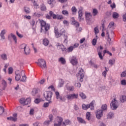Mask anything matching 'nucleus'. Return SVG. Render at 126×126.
<instances>
[{
  "label": "nucleus",
  "mask_w": 126,
  "mask_h": 126,
  "mask_svg": "<svg viewBox=\"0 0 126 126\" xmlns=\"http://www.w3.org/2000/svg\"><path fill=\"white\" fill-rule=\"evenodd\" d=\"M79 95L80 97H81V99H83V100H85V99L87 98V96H86V95H85L84 93L82 92H80Z\"/></svg>",
  "instance_id": "25"
},
{
  "label": "nucleus",
  "mask_w": 126,
  "mask_h": 126,
  "mask_svg": "<svg viewBox=\"0 0 126 126\" xmlns=\"http://www.w3.org/2000/svg\"><path fill=\"white\" fill-rule=\"evenodd\" d=\"M96 117L98 120H100L103 117V110H97L96 113Z\"/></svg>",
  "instance_id": "12"
},
{
  "label": "nucleus",
  "mask_w": 126,
  "mask_h": 126,
  "mask_svg": "<svg viewBox=\"0 0 126 126\" xmlns=\"http://www.w3.org/2000/svg\"><path fill=\"white\" fill-rule=\"evenodd\" d=\"M52 95H53V93L51 91L45 92L43 94V96L46 101H51L52 100Z\"/></svg>",
  "instance_id": "3"
},
{
  "label": "nucleus",
  "mask_w": 126,
  "mask_h": 126,
  "mask_svg": "<svg viewBox=\"0 0 126 126\" xmlns=\"http://www.w3.org/2000/svg\"><path fill=\"white\" fill-rule=\"evenodd\" d=\"M57 19H58V20L63 19V15H59L57 16Z\"/></svg>",
  "instance_id": "60"
},
{
  "label": "nucleus",
  "mask_w": 126,
  "mask_h": 126,
  "mask_svg": "<svg viewBox=\"0 0 126 126\" xmlns=\"http://www.w3.org/2000/svg\"><path fill=\"white\" fill-rule=\"evenodd\" d=\"M27 45H26V44H22L20 45V49H21V50H23V51H24V50H25V49L27 48Z\"/></svg>",
  "instance_id": "40"
},
{
  "label": "nucleus",
  "mask_w": 126,
  "mask_h": 126,
  "mask_svg": "<svg viewBox=\"0 0 126 126\" xmlns=\"http://www.w3.org/2000/svg\"><path fill=\"white\" fill-rule=\"evenodd\" d=\"M33 14L34 15H35V16H37V17H40V16H41V14L37 13L36 12H34Z\"/></svg>",
  "instance_id": "62"
},
{
  "label": "nucleus",
  "mask_w": 126,
  "mask_h": 126,
  "mask_svg": "<svg viewBox=\"0 0 126 126\" xmlns=\"http://www.w3.org/2000/svg\"><path fill=\"white\" fill-rule=\"evenodd\" d=\"M122 85H126V80H123L121 81Z\"/></svg>",
  "instance_id": "63"
},
{
  "label": "nucleus",
  "mask_w": 126,
  "mask_h": 126,
  "mask_svg": "<svg viewBox=\"0 0 126 126\" xmlns=\"http://www.w3.org/2000/svg\"><path fill=\"white\" fill-rule=\"evenodd\" d=\"M1 85L2 87V90H5V88H6L7 86L6 81L4 80H2L1 81Z\"/></svg>",
  "instance_id": "20"
},
{
  "label": "nucleus",
  "mask_w": 126,
  "mask_h": 126,
  "mask_svg": "<svg viewBox=\"0 0 126 126\" xmlns=\"http://www.w3.org/2000/svg\"><path fill=\"white\" fill-rule=\"evenodd\" d=\"M78 76H79L80 81L81 82H83V78H84V71L82 68H80L79 70V72L78 73Z\"/></svg>",
  "instance_id": "9"
},
{
  "label": "nucleus",
  "mask_w": 126,
  "mask_h": 126,
  "mask_svg": "<svg viewBox=\"0 0 126 126\" xmlns=\"http://www.w3.org/2000/svg\"><path fill=\"white\" fill-rule=\"evenodd\" d=\"M122 103H124L125 101H126V96L122 95V99H121Z\"/></svg>",
  "instance_id": "52"
},
{
  "label": "nucleus",
  "mask_w": 126,
  "mask_h": 126,
  "mask_svg": "<svg viewBox=\"0 0 126 126\" xmlns=\"http://www.w3.org/2000/svg\"><path fill=\"white\" fill-rule=\"evenodd\" d=\"M40 9L41 11H46L47 10V7H46V5L44 4H42L40 5Z\"/></svg>",
  "instance_id": "29"
},
{
  "label": "nucleus",
  "mask_w": 126,
  "mask_h": 126,
  "mask_svg": "<svg viewBox=\"0 0 126 126\" xmlns=\"http://www.w3.org/2000/svg\"><path fill=\"white\" fill-rule=\"evenodd\" d=\"M73 49H74L73 46L69 47L67 49V53L71 52L72 51H73Z\"/></svg>",
  "instance_id": "42"
},
{
  "label": "nucleus",
  "mask_w": 126,
  "mask_h": 126,
  "mask_svg": "<svg viewBox=\"0 0 126 126\" xmlns=\"http://www.w3.org/2000/svg\"><path fill=\"white\" fill-rule=\"evenodd\" d=\"M59 61L61 62V63H62V64H65V59H64V58L61 57L59 59Z\"/></svg>",
  "instance_id": "35"
},
{
  "label": "nucleus",
  "mask_w": 126,
  "mask_h": 126,
  "mask_svg": "<svg viewBox=\"0 0 126 126\" xmlns=\"http://www.w3.org/2000/svg\"><path fill=\"white\" fill-rule=\"evenodd\" d=\"M21 75L22 76V79L20 81H22V82H25V80H26V75H25V72L24 70L21 71Z\"/></svg>",
  "instance_id": "14"
},
{
  "label": "nucleus",
  "mask_w": 126,
  "mask_h": 126,
  "mask_svg": "<svg viewBox=\"0 0 126 126\" xmlns=\"http://www.w3.org/2000/svg\"><path fill=\"white\" fill-rule=\"evenodd\" d=\"M86 117V119L88 121H90V120H91V113H90V112H87Z\"/></svg>",
  "instance_id": "26"
},
{
  "label": "nucleus",
  "mask_w": 126,
  "mask_h": 126,
  "mask_svg": "<svg viewBox=\"0 0 126 126\" xmlns=\"http://www.w3.org/2000/svg\"><path fill=\"white\" fill-rule=\"evenodd\" d=\"M71 10H72V12H74V13L76 12V11H77V9H76V7H75V6H73L71 8Z\"/></svg>",
  "instance_id": "56"
},
{
  "label": "nucleus",
  "mask_w": 126,
  "mask_h": 126,
  "mask_svg": "<svg viewBox=\"0 0 126 126\" xmlns=\"http://www.w3.org/2000/svg\"><path fill=\"white\" fill-rule=\"evenodd\" d=\"M0 58L3 61H7V55L5 53L2 54Z\"/></svg>",
  "instance_id": "23"
},
{
  "label": "nucleus",
  "mask_w": 126,
  "mask_h": 126,
  "mask_svg": "<svg viewBox=\"0 0 126 126\" xmlns=\"http://www.w3.org/2000/svg\"><path fill=\"white\" fill-rule=\"evenodd\" d=\"M98 14V10L97 9H94L93 10V15L94 16H96Z\"/></svg>",
  "instance_id": "41"
},
{
  "label": "nucleus",
  "mask_w": 126,
  "mask_h": 126,
  "mask_svg": "<svg viewBox=\"0 0 126 126\" xmlns=\"http://www.w3.org/2000/svg\"><path fill=\"white\" fill-rule=\"evenodd\" d=\"M55 95L56 96V99H59L60 96V93H59V92H56Z\"/></svg>",
  "instance_id": "61"
},
{
  "label": "nucleus",
  "mask_w": 126,
  "mask_h": 126,
  "mask_svg": "<svg viewBox=\"0 0 126 126\" xmlns=\"http://www.w3.org/2000/svg\"><path fill=\"white\" fill-rule=\"evenodd\" d=\"M4 112V108L2 106H0V115H2Z\"/></svg>",
  "instance_id": "49"
},
{
  "label": "nucleus",
  "mask_w": 126,
  "mask_h": 126,
  "mask_svg": "<svg viewBox=\"0 0 126 126\" xmlns=\"http://www.w3.org/2000/svg\"><path fill=\"white\" fill-rule=\"evenodd\" d=\"M123 21H124L125 22H126V14L123 15Z\"/></svg>",
  "instance_id": "64"
},
{
  "label": "nucleus",
  "mask_w": 126,
  "mask_h": 126,
  "mask_svg": "<svg viewBox=\"0 0 126 126\" xmlns=\"http://www.w3.org/2000/svg\"><path fill=\"white\" fill-rule=\"evenodd\" d=\"M101 111H106L107 110V104H103L101 106Z\"/></svg>",
  "instance_id": "47"
},
{
  "label": "nucleus",
  "mask_w": 126,
  "mask_h": 126,
  "mask_svg": "<svg viewBox=\"0 0 126 126\" xmlns=\"http://www.w3.org/2000/svg\"><path fill=\"white\" fill-rule=\"evenodd\" d=\"M99 48H97V52H98V55L99 56V58L100 59V60H103V56H102V53L100 51H98Z\"/></svg>",
  "instance_id": "45"
},
{
  "label": "nucleus",
  "mask_w": 126,
  "mask_h": 126,
  "mask_svg": "<svg viewBox=\"0 0 126 126\" xmlns=\"http://www.w3.org/2000/svg\"><path fill=\"white\" fill-rule=\"evenodd\" d=\"M90 108V106H89V104H83L82 105V109L84 110L85 111H86L88 110Z\"/></svg>",
  "instance_id": "22"
},
{
  "label": "nucleus",
  "mask_w": 126,
  "mask_h": 126,
  "mask_svg": "<svg viewBox=\"0 0 126 126\" xmlns=\"http://www.w3.org/2000/svg\"><path fill=\"white\" fill-rule=\"evenodd\" d=\"M69 123H70V121L69 120H66L63 123V126H66L67 125H69Z\"/></svg>",
  "instance_id": "36"
},
{
  "label": "nucleus",
  "mask_w": 126,
  "mask_h": 126,
  "mask_svg": "<svg viewBox=\"0 0 126 126\" xmlns=\"http://www.w3.org/2000/svg\"><path fill=\"white\" fill-rule=\"evenodd\" d=\"M55 33L56 38H59V37H61L62 35H63V37L64 38V43L67 44V36L64 34V29H62L61 30V33H59L58 32V30H57L56 28H55Z\"/></svg>",
  "instance_id": "2"
},
{
  "label": "nucleus",
  "mask_w": 126,
  "mask_h": 126,
  "mask_svg": "<svg viewBox=\"0 0 126 126\" xmlns=\"http://www.w3.org/2000/svg\"><path fill=\"white\" fill-rule=\"evenodd\" d=\"M83 7H80L79 8L78 18L79 19V21L80 22L83 21V20H84V19L82 17V16H83Z\"/></svg>",
  "instance_id": "8"
},
{
  "label": "nucleus",
  "mask_w": 126,
  "mask_h": 126,
  "mask_svg": "<svg viewBox=\"0 0 126 126\" xmlns=\"http://www.w3.org/2000/svg\"><path fill=\"white\" fill-rule=\"evenodd\" d=\"M65 87L68 91H73L74 90V88H73V86H69V83H67Z\"/></svg>",
  "instance_id": "18"
},
{
  "label": "nucleus",
  "mask_w": 126,
  "mask_h": 126,
  "mask_svg": "<svg viewBox=\"0 0 126 126\" xmlns=\"http://www.w3.org/2000/svg\"><path fill=\"white\" fill-rule=\"evenodd\" d=\"M71 24H72V25H75L76 28L79 27V23H78V22H76V21H72Z\"/></svg>",
  "instance_id": "30"
},
{
  "label": "nucleus",
  "mask_w": 126,
  "mask_h": 126,
  "mask_svg": "<svg viewBox=\"0 0 126 126\" xmlns=\"http://www.w3.org/2000/svg\"><path fill=\"white\" fill-rule=\"evenodd\" d=\"M94 32L95 35H97L98 33H99V29H98V27H95L94 29Z\"/></svg>",
  "instance_id": "46"
},
{
  "label": "nucleus",
  "mask_w": 126,
  "mask_h": 126,
  "mask_svg": "<svg viewBox=\"0 0 126 126\" xmlns=\"http://www.w3.org/2000/svg\"><path fill=\"white\" fill-rule=\"evenodd\" d=\"M58 47H59L60 49L62 50L63 53H66L67 49L66 48L63 44L58 45Z\"/></svg>",
  "instance_id": "15"
},
{
  "label": "nucleus",
  "mask_w": 126,
  "mask_h": 126,
  "mask_svg": "<svg viewBox=\"0 0 126 126\" xmlns=\"http://www.w3.org/2000/svg\"><path fill=\"white\" fill-rule=\"evenodd\" d=\"M5 33H6V32H5V30H3L1 31V32L0 34V36L1 38V39H2L3 40L5 39V36H4V34H5Z\"/></svg>",
  "instance_id": "21"
},
{
  "label": "nucleus",
  "mask_w": 126,
  "mask_h": 126,
  "mask_svg": "<svg viewBox=\"0 0 126 126\" xmlns=\"http://www.w3.org/2000/svg\"><path fill=\"white\" fill-rule=\"evenodd\" d=\"M25 55H26L27 56H28L30 54V48L29 47H27L24 50Z\"/></svg>",
  "instance_id": "24"
},
{
  "label": "nucleus",
  "mask_w": 126,
  "mask_h": 126,
  "mask_svg": "<svg viewBox=\"0 0 126 126\" xmlns=\"http://www.w3.org/2000/svg\"><path fill=\"white\" fill-rule=\"evenodd\" d=\"M110 106L112 110H116V109H118V108H119V105H118V101L116 100L115 98H114L110 103Z\"/></svg>",
  "instance_id": "7"
},
{
  "label": "nucleus",
  "mask_w": 126,
  "mask_h": 126,
  "mask_svg": "<svg viewBox=\"0 0 126 126\" xmlns=\"http://www.w3.org/2000/svg\"><path fill=\"white\" fill-rule=\"evenodd\" d=\"M113 116H114V113H113V112H109L107 115V118L112 119Z\"/></svg>",
  "instance_id": "44"
},
{
  "label": "nucleus",
  "mask_w": 126,
  "mask_h": 126,
  "mask_svg": "<svg viewBox=\"0 0 126 126\" xmlns=\"http://www.w3.org/2000/svg\"><path fill=\"white\" fill-rule=\"evenodd\" d=\"M85 14L87 22L89 23V22H90L91 21V19L92 18V15H91V13H88V12H85Z\"/></svg>",
  "instance_id": "11"
},
{
  "label": "nucleus",
  "mask_w": 126,
  "mask_h": 126,
  "mask_svg": "<svg viewBox=\"0 0 126 126\" xmlns=\"http://www.w3.org/2000/svg\"><path fill=\"white\" fill-rule=\"evenodd\" d=\"M106 36L108 37V42H111V38H110V35H109V31H106Z\"/></svg>",
  "instance_id": "50"
},
{
  "label": "nucleus",
  "mask_w": 126,
  "mask_h": 126,
  "mask_svg": "<svg viewBox=\"0 0 126 126\" xmlns=\"http://www.w3.org/2000/svg\"><path fill=\"white\" fill-rule=\"evenodd\" d=\"M70 62L73 65L78 64V60L75 56H71L69 58Z\"/></svg>",
  "instance_id": "4"
},
{
  "label": "nucleus",
  "mask_w": 126,
  "mask_h": 126,
  "mask_svg": "<svg viewBox=\"0 0 126 126\" xmlns=\"http://www.w3.org/2000/svg\"><path fill=\"white\" fill-rule=\"evenodd\" d=\"M89 63L92 66H93V67H94V68H98V65L92 62V61H90L89 62Z\"/></svg>",
  "instance_id": "31"
},
{
  "label": "nucleus",
  "mask_w": 126,
  "mask_h": 126,
  "mask_svg": "<svg viewBox=\"0 0 126 126\" xmlns=\"http://www.w3.org/2000/svg\"><path fill=\"white\" fill-rule=\"evenodd\" d=\"M121 77H126V71H123L121 74Z\"/></svg>",
  "instance_id": "58"
},
{
  "label": "nucleus",
  "mask_w": 126,
  "mask_h": 126,
  "mask_svg": "<svg viewBox=\"0 0 126 126\" xmlns=\"http://www.w3.org/2000/svg\"><path fill=\"white\" fill-rule=\"evenodd\" d=\"M10 36L13 38V40L14 41L15 44H16L17 43V38H16V36L13 34L12 33H10Z\"/></svg>",
  "instance_id": "27"
},
{
  "label": "nucleus",
  "mask_w": 126,
  "mask_h": 126,
  "mask_svg": "<svg viewBox=\"0 0 126 126\" xmlns=\"http://www.w3.org/2000/svg\"><path fill=\"white\" fill-rule=\"evenodd\" d=\"M16 34L19 37V38H23V35L20 34L19 32H18L17 31L16 32Z\"/></svg>",
  "instance_id": "57"
},
{
  "label": "nucleus",
  "mask_w": 126,
  "mask_h": 126,
  "mask_svg": "<svg viewBox=\"0 0 126 126\" xmlns=\"http://www.w3.org/2000/svg\"><path fill=\"white\" fill-rule=\"evenodd\" d=\"M20 103L22 105H29V104L31 103V98H27L25 99L24 98H22L20 100Z\"/></svg>",
  "instance_id": "5"
},
{
  "label": "nucleus",
  "mask_w": 126,
  "mask_h": 126,
  "mask_svg": "<svg viewBox=\"0 0 126 126\" xmlns=\"http://www.w3.org/2000/svg\"><path fill=\"white\" fill-rule=\"evenodd\" d=\"M89 106H90V108L92 111H93L94 110V108L95 107V100H93L89 104Z\"/></svg>",
  "instance_id": "19"
},
{
  "label": "nucleus",
  "mask_w": 126,
  "mask_h": 126,
  "mask_svg": "<svg viewBox=\"0 0 126 126\" xmlns=\"http://www.w3.org/2000/svg\"><path fill=\"white\" fill-rule=\"evenodd\" d=\"M62 14L63 15H66L67 16L69 14L68 11L67 10H63L62 11Z\"/></svg>",
  "instance_id": "43"
},
{
  "label": "nucleus",
  "mask_w": 126,
  "mask_h": 126,
  "mask_svg": "<svg viewBox=\"0 0 126 126\" xmlns=\"http://www.w3.org/2000/svg\"><path fill=\"white\" fill-rule=\"evenodd\" d=\"M103 54H108V55H109V56H113V54L112 53H111L109 51L107 50H104Z\"/></svg>",
  "instance_id": "54"
},
{
  "label": "nucleus",
  "mask_w": 126,
  "mask_h": 126,
  "mask_svg": "<svg viewBox=\"0 0 126 126\" xmlns=\"http://www.w3.org/2000/svg\"><path fill=\"white\" fill-rule=\"evenodd\" d=\"M38 93V90L36 89H33L32 92V96H35Z\"/></svg>",
  "instance_id": "37"
},
{
  "label": "nucleus",
  "mask_w": 126,
  "mask_h": 126,
  "mask_svg": "<svg viewBox=\"0 0 126 126\" xmlns=\"http://www.w3.org/2000/svg\"><path fill=\"white\" fill-rule=\"evenodd\" d=\"M43 101V99L42 98H36L34 102L35 104H39L40 102H42Z\"/></svg>",
  "instance_id": "39"
},
{
  "label": "nucleus",
  "mask_w": 126,
  "mask_h": 126,
  "mask_svg": "<svg viewBox=\"0 0 126 126\" xmlns=\"http://www.w3.org/2000/svg\"><path fill=\"white\" fill-rule=\"evenodd\" d=\"M24 11H25V12H26V13L27 14H29L31 12V10H30V8L28 7H25Z\"/></svg>",
  "instance_id": "34"
},
{
  "label": "nucleus",
  "mask_w": 126,
  "mask_h": 126,
  "mask_svg": "<svg viewBox=\"0 0 126 126\" xmlns=\"http://www.w3.org/2000/svg\"><path fill=\"white\" fill-rule=\"evenodd\" d=\"M97 43V39L94 38L92 40V44L94 46L96 45V43Z\"/></svg>",
  "instance_id": "55"
},
{
  "label": "nucleus",
  "mask_w": 126,
  "mask_h": 126,
  "mask_svg": "<svg viewBox=\"0 0 126 126\" xmlns=\"http://www.w3.org/2000/svg\"><path fill=\"white\" fill-rule=\"evenodd\" d=\"M77 120L80 124H83L84 125H86V121L84 120L81 117H77Z\"/></svg>",
  "instance_id": "17"
},
{
  "label": "nucleus",
  "mask_w": 126,
  "mask_h": 126,
  "mask_svg": "<svg viewBox=\"0 0 126 126\" xmlns=\"http://www.w3.org/2000/svg\"><path fill=\"white\" fill-rule=\"evenodd\" d=\"M13 72V69L12 68V67H10L8 68V73L9 74H11V73H12Z\"/></svg>",
  "instance_id": "53"
},
{
  "label": "nucleus",
  "mask_w": 126,
  "mask_h": 126,
  "mask_svg": "<svg viewBox=\"0 0 126 126\" xmlns=\"http://www.w3.org/2000/svg\"><path fill=\"white\" fill-rule=\"evenodd\" d=\"M66 97L67 100H73V99H77L78 98V94H67Z\"/></svg>",
  "instance_id": "10"
},
{
  "label": "nucleus",
  "mask_w": 126,
  "mask_h": 126,
  "mask_svg": "<svg viewBox=\"0 0 126 126\" xmlns=\"http://www.w3.org/2000/svg\"><path fill=\"white\" fill-rule=\"evenodd\" d=\"M63 84H64V81L62 80L61 82L59 84V87H60V88H61V87H63Z\"/></svg>",
  "instance_id": "48"
},
{
  "label": "nucleus",
  "mask_w": 126,
  "mask_h": 126,
  "mask_svg": "<svg viewBox=\"0 0 126 126\" xmlns=\"http://www.w3.org/2000/svg\"><path fill=\"white\" fill-rule=\"evenodd\" d=\"M115 61L114 59L113 60H110L109 61V63L110 64V65H113L114 63H115Z\"/></svg>",
  "instance_id": "51"
},
{
  "label": "nucleus",
  "mask_w": 126,
  "mask_h": 126,
  "mask_svg": "<svg viewBox=\"0 0 126 126\" xmlns=\"http://www.w3.org/2000/svg\"><path fill=\"white\" fill-rule=\"evenodd\" d=\"M112 17L114 19L119 18V13H118L117 12H113L112 14Z\"/></svg>",
  "instance_id": "32"
},
{
  "label": "nucleus",
  "mask_w": 126,
  "mask_h": 126,
  "mask_svg": "<svg viewBox=\"0 0 126 126\" xmlns=\"http://www.w3.org/2000/svg\"><path fill=\"white\" fill-rule=\"evenodd\" d=\"M63 119L62 117H58V123L54 124V126H61Z\"/></svg>",
  "instance_id": "16"
},
{
  "label": "nucleus",
  "mask_w": 126,
  "mask_h": 126,
  "mask_svg": "<svg viewBox=\"0 0 126 126\" xmlns=\"http://www.w3.org/2000/svg\"><path fill=\"white\" fill-rule=\"evenodd\" d=\"M38 62H36V63H37L38 65L41 67V68H45L46 67V61L45 60L41 59H38Z\"/></svg>",
  "instance_id": "6"
},
{
  "label": "nucleus",
  "mask_w": 126,
  "mask_h": 126,
  "mask_svg": "<svg viewBox=\"0 0 126 126\" xmlns=\"http://www.w3.org/2000/svg\"><path fill=\"white\" fill-rule=\"evenodd\" d=\"M39 23L41 27V30L40 31L41 33H42V31H43V30H45L44 32L45 34H47V35H49V33H48V31L50 30V24L47 23L46 21H44L43 20H40Z\"/></svg>",
  "instance_id": "1"
},
{
  "label": "nucleus",
  "mask_w": 126,
  "mask_h": 126,
  "mask_svg": "<svg viewBox=\"0 0 126 126\" xmlns=\"http://www.w3.org/2000/svg\"><path fill=\"white\" fill-rule=\"evenodd\" d=\"M43 43L44 46H48V45H49V40H48V39L47 38H45L43 40Z\"/></svg>",
  "instance_id": "33"
},
{
  "label": "nucleus",
  "mask_w": 126,
  "mask_h": 126,
  "mask_svg": "<svg viewBox=\"0 0 126 126\" xmlns=\"http://www.w3.org/2000/svg\"><path fill=\"white\" fill-rule=\"evenodd\" d=\"M82 30V29L81 27H78L76 29L77 33H80V32H81V31Z\"/></svg>",
  "instance_id": "59"
},
{
  "label": "nucleus",
  "mask_w": 126,
  "mask_h": 126,
  "mask_svg": "<svg viewBox=\"0 0 126 126\" xmlns=\"http://www.w3.org/2000/svg\"><path fill=\"white\" fill-rule=\"evenodd\" d=\"M15 74H16L15 80H16V81H19V80H20L21 78V73H20V74L19 70H17L15 72Z\"/></svg>",
  "instance_id": "13"
},
{
  "label": "nucleus",
  "mask_w": 126,
  "mask_h": 126,
  "mask_svg": "<svg viewBox=\"0 0 126 126\" xmlns=\"http://www.w3.org/2000/svg\"><path fill=\"white\" fill-rule=\"evenodd\" d=\"M7 120H8V121H12L13 122H16V121H17V118L10 117H7Z\"/></svg>",
  "instance_id": "28"
},
{
  "label": "nucleus",
  "mask_w": 126,
  "mask_h": 126,
  "mask_svg": "<svg viewBox=\"0 0 126 126\" xmlns=\"http://www.w3.org/2000/svg\"><path fill=\"white\" fill-rule=\"evenodd\" d=\"M49 102H45L43 105L44 108H48L49 107V104L52 103V101H48Z\"/></svg>",
  "instance_id": "38"
}]
</instances>
